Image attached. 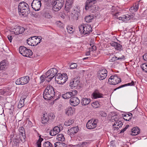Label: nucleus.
<instances>
[{
  "instance_id": "nucleus-61",
  "label": "nucleus",
  "mask_w": 147,
  "mask_h": 147,
  "mask_svg": "<svg viewBox=\"0 0 147 147\" xmlns=\"http://www.w3.org/2000/svg\"><path fill=\"white\" fill-rule=\"evenodd\" d=\"M52 116V118H54V117H55L54 116H53V115L52 113V114H50V116Z\"/></svg>"
},
{
  "instance_id": "nucleus-1",
  "label": "nucleus",
  "mask_w": 147,
  "mask_h": 147,
  "mask_svg": "<svg viewBox=\"0 0 147 147\" xmlns=\"http://www.w3.org/2000/svg\"><path fill=\"white\" fill-rule=\"evenodd\" d=\"M96 1L95 0H87L85 3V9L92 13H94L99 10V6L95 5Z\"/></svg>"
},
{
  "instance_id": "nucleus-29",
  "label": "nucleus",
  "mask_w": 147,
  "mask_h": 147,
  "mask_svg": "<svg viewBox=\"0 0 147 147\" xmlns=\"http://www.w3.org/2000/svg\"><path fill=\"white\" fill-rule=\"evenodd\" d=\"M140 132L139 128L138 127H134L132 129L130 134L132 136H136Z\"/></svg>"
},
{
  "instance_id": "nucleus-20",
  "label": "nucleus",
  "mask_w": 147,
  "mask_h": 147,
  "mask_svg": "<svg viewBox=\"0 0 147 147\" xmlns=\"http://www.w3.org/2000/svg\"><path fill=\"white\" fill-rule=\"evenodd\" d=\"M70 104L74 106L78 105L80 102L79 99L77 97H74L71 98L70 100Z\"/></svg>"
},
{
  "instance_id": "nucleus-22",
  "label": "nucleus",
  "mask_w": 147,
  "mask_h": 147,
  "mask_svg": "<svg viewBox=\"0 0 147 147\" xmlns=\"http://www.w3.org/2000/svg\"><path fill=\"white\" fill-rule=\"evenodd\" d=\"M79 80L78 78H74L73 80L70 83V86L73 89L77 86L79 84Z\"/></svg>"
},
{
  "instance_id": "nucleus-34",
  "label": "nucleus",
  "mask_w": 147,
  "mask_h": 147,
  "mask_svg": "<svg viewBox=\"0 0 147 147\" xmlns=\"http://www.w3.org/2000/svg\"><path fill=\"white\" fill-rule=\"evenodd\" d=\"M74 121V120L73 119H71L67 120L64 123V125L67 126H69L73 123Z\"/></svg>"
},
{
  "instance_id": "nucleus-60",
  "label": "nucleus",
  "mask_w": 147,
  "mask_h": 147,
  "mask_svg": "<svg viewBox=\"0 0 147 147\" xmlns=\"http://www.w3.org/2000/svg\"><path fill=\"white\" fill-rule=\"evenodd\" d=\"M90 54V53L89 51L87 52L86 53V55L87 56H88Z\"/></svg>"
},
{
  "instance_id": "nucleus-9",
  "label": "nucleus",
  "mask_w": 147,
  "mask_h": 147,
  "mask_svg": "<svg viewBox=\"0 0 147 147\" xmlns=\"http://www.w3.org/2000/svg\"><path fill=\"white\" fill-rule=\"evenodd\" d=\"M121 82V79L117 75L111 76L108 80V83L113 85L117 84Z\"/></svg>"
},
{
  "instance_id": "nucleus-44",
  "label": "nucleus",
  "mask_w": 147,
  "mask_h": 147,
  "mask_svg": "<svg viewBox=\"0 0 147 147\" xmlns=\"http://www.w3.org/2000/svg\"><path fill=\"white\" fill-rule=\"evenodd\" d=\"M46 74L45 75H42L40 77V83H42L43 82L45 81H47L46 80L47 78H46Z\"/></svg>"
},
{
  "instance_id": "nucleus-11",
  "label": "nucleus",
  "mask_w": 147,
  "mask_h": 147,
  "mask_svg": "<svg viewBox=\"0 0 147 147\" xmlns=\"http://www.w3.org/2000/svg\"><path fill=\"white\" fill-rule=\"evenodd\" d=\"M29 80V77L28 76H24L17 79L16 83L18 85H24L28 83Z\"/></svg>"
},
{
  "instance_id": "nucleus-63",
  "label": "nucleus",
  "mask_w": 147,
  "mask_h": 147,
  "mask_svg": "<svg viewBox=\"0 0 147 147\" xmlns=\"http://www.w3.org/2000/svg\"><path fill=\"white\" fill-rule=\"evenodd\" d=\"M88 58V57H86V58H84L83 59V60H85V59H87Z\"/></svg>"
},
{
  "instance_id": "nucleus-53",
  "label": "nucleus",
  "mask_w": 147,
  "mask_h": 147,
  "mask_svg": "<svg viewBox=\"0 0 147 147\" xmlns=\"http://www.w3.org/2000/svg\"><path fill=\"white\" fill-rule=\"evenodd\" d=\"M6 92V91L4 89L0 90V94L3 95Z\"/></svg>"
},
{
  "instance_id": "nucleus-48",
  "label": "nucleus",
  "mask_w": 147,
  "mask_h": 147,
  "mask_svg": "<svg viewBox=\"0 0 147 147\" xmlns=\"http://www.w3.org/2000/svg\"><path fill=\"white\" fill-rule=\"evenodd\" d=\"M115 48L117 50L120 51L122 50L121 45L118 43H117V45H116Z\"/></svg>"
},
{
  "instance_id": "nucleus-46",
  "label": "nucleus",
  "mask_w": 147,
  "mask_h": 147,
  "mask_svg": "<svg viewBox=\"0 0 147 147\" xmlns=\"http://www.w3.org/2000/svg\"><path fill=\"white\" fill-rule=\"evenodd\" d=\"M43 146L44 147H53L51 143L48 141L44 143L43 144Z\"/></svg>"
},
{
  "instance_id": "nucleus-56",
  "label": "nucleus",
  "mask_w": 147,
  "mask_h": 147,
  "mask_svg": "<svg viewBox=\"0 0 147 147\" xmlns=\"http://www.w3.org/2000/svg\"><path fill=\"white\" fill-rule=\"evenodd\" d=\"M96 49V47L95 46L93 45L92 46L91 50L92 51H95Z\"/></svg>"
},
{
  "instance_id": "nucleus-52",
  "label": "nucleus",
  "mask_w": 147,
  "mask_h": 147,
  "mask_svg": "<svg viewBox=\"0 0 147 147\" xmlns=\"http://www.w3.org/2000/svg\"><path fill=\"white\" fill-rule=\"evenodd\" d=\"M117 42H113L110 43L111 45L112 46L114 47H115L117 45Z\"/></svg>"
},
{
  "instance_id": "nucleus-50",
  "label": "nucleus",
  "mask_w": 147,
  "mask_h": 147,
  "mask_svg": "<svg viewBox=\"0 0 147 147\" xmlns=\"http://www.w3.org/2000/svg\"><path fill=\"white\" fill-rule=\"evenodd\" d=\"M57 24L58 26L60 28H63V24L60 21L57 22Z\"/></svg>"
},
{
  "instance_id": "nucleus-19",
  "label": "nucleus",
  "mask_w": 147,
  "mask_h": 147,
  "mask_svg": "<svg viewBox=\"0 0 147 147\" xmlns=\"http://www.w3.org/2000/svg\"><path fill=\"white\" fill-rule=\"evenodd\" d=\"M24 30L23 27L17 26L13 30L12 32H14L15 34L17 35L22 33L24 32Z\"/></svg>"
},
{
  "instance_id": "nucleus-40",
  "label": "nucleus",
  "mask_w": 147,
  "mask_h": 147,
  "mask_svg": "<svg viewBox=\"0 0 147 147\" xmlns=\"http://www.w3.org/2000/svg\"><path fill=\"white\" fill-rule=\"evenodd\" d=\"M93 17L91 15H89L86 16L85 19L86 22H91L92 20L93 19Z\"/></svg>"
},
{
  "instance_id": "nucleus-26",
  "label": "nucleus",
  "mask_w": 147,
  "mask_h": 147,
  "mask_svg": "<svg viewBox=\"0 0 147 147\" xmlns=\"http://www.w3.org/2000/svg\"><path fill=\"white\" fill-rule=\"evenodd\" d=\"M49 115L47 113L44 114L41 119V122L42 123L46 124L49 119Z\"/></svg>"
},
{
  "instance_id": "nucleus-10",
  "label": "nucleus",
  "mask_w": 147,
  "mask_h": 147,
  "mask_svg": "<svg viewBox=\"0 0 147 147\" xmlns=\"http://www.w3.org/2000/svg\"><path fill=\"white\" fill-rule=\"evenodd\" d=\"M63 125L60 124L58 125L55 127L50 132V135L54 136L58 134L63 129Z\"/></svg>"
},
{
  "instance_id": "nucleus-35",
  "label": "nucleus",
  "mask_w": 147,
  "mask_h": 147,
  "mask_svg": "<svg viewBox=\"0 0 147 147\" xmlns=\"http://www.w3.org/2000/svg\"><path fill=\"white\" fill-rule=\"evenodd\" d=\"M57 139L59 141L62 142L64 141L65 140V138L62 134H60L57 135Z\"/></svg>"
},
{
  "instance_id": "nucleus-37",
  "label": "nucleus",
  "mask_w": 147,
  "mask_h": 147,
  "mask_svg": "<svg viewBox=\"0 0 147 147\" xmlns=\"http://www.w3.org/2000/svg\"><path fill=\"white\" fill-rule=\"evenodd\" d=\"M132 114L131 113H130V114H126V115H125L123 116V119H124L126 120V121H129L131 118L132 117Z\"/></svg>"
},
{
  "instance_id": "nucleus-23",
  "label": "nucleus",
  "mask_w": 147,
  "mask_h": 147,
  "mask_svg": "<svg viewBox=\"0 0 147 147\" xmlns=\"http://www.w3.org/2000/svg\"><path fill=\"white\" fill-rule=\"evenodd\" d=\"M8 65V62L7 60H4L0 63V70L6 69Z\"/></svg>"
},
{
  "instance_id": "nucleus-57",
  "label": "nucleus",
  "mask_w": 147,
  "mask_h": 147,
  "mask_svg": "<svg viewBox=\"0 0 147 147\" xmlns=\"http://www.w3.org/2000/svg\"><path fill=\"white\" fill-rule=\"evenodd\" d=\"M53 1H56L57 2H59L60 3H64V0H53Z\"/></svg>"
},
{
  "instance_id": "nucleus-32",
  "label": "nucleus",
  "mask_w": 147,
  "mask_h": 147,
  "mask_svg": "<svg viewBox=\"0 0 147 147\" xmlns=\"http://www.w3.org/2000/svg\"><path fill=\"white\" fill-rule=\"evenodd\" d=\"M19 131L20 132V135L22 136V138H21V139L22 140V138H23L24 139V141H25V139L26 138L25 132L24 130V129L23 127H20L19 128Z\"/></svg>"
},
{
  "instance_id": "nucleus-7",
  "label": "nucleus",
  "mask_w": 147,
  "mask_h": 147,
  "mask_svg": "<svg viewBox=\"0 0 147 147\" xmlns=\"http://www.w3.org/2000/svg\"><path fill=\"white\" fill-rule=\"evenodd\" d=\"M58 72V70L55 68H52L49 70L46 73V80L47 82H50Z\"/></svg>"
},
{
  "instance_id": "nucleus-16",
  "label": "nucleus",
  "mask_w": 147,
  "mask_h": 147,
  "mask_svg": "<svg viewBox=\"0 0 147 147\" xmlns=\"http://www.w3.org/2000/svg\"><path fill=\"white\" fill-rule=\"evenodd\" d=\"M80 11L78 7H76L74 8L72 10L71 13V16L73 18L76 20H78V17L80 15Z\"/></svg>"
},
{
  "instance_id": "nucleus-51",
  "label": "nucleus",
  "mask_w": 147,
  "mask_h": 147,
  "mask_svg": "<svg viewBox=\"0 0 147 147\" xmlns=\"http://www.w3.org/2000/svg\"><path fill=\"white\" fill-rule=\"evenodd\" d=\"M120 12H117L116 13H115L114 14H113V17L114 18H118V16L120 15Z\"/></svg>"
},
{
  "instance_id": "nucleus-18",
  "label": "nucleus",
  "mask_w": 147,
  "mask_h": 147,
  "mask_svg": "<svg viewBox=\"0 0 147 147\" xmlns=\"http://www.w3.org/2000/svg\"><path fill=\"white\" fill-rule=\"evenodd\" d=\"M79 130L78 126L73 127L68 130L67 133L71 137H72Z\"/></svg>"
},
{
  "instance_id": "nucleus-2",
  "label": "nucleus",
  "mask_w": 147,
  "mask_h": 147,
  "mask_svg": "<svg viewBox=\"0 0 147 147\" xmlns=\"http://www.w3.org/2000/svg\"><path fill=\"white\" fill-rule=\"evenodd\" d=\"M18 10L19 14L21 16H26L30 13L28 5L25 2L22 1L20 3Z\"/></svg>"
},
{
  "instance_id": "nucleus-30",
  "label": "nucleus",
  "mask_w": 147,
  "mask_h": 147,
  "mask_svg": "<svg viewBox=\"0 0 147 147\" xmlns=\"http://www.w3.org/2000/svg\"><path fill=\"white\" fill-rule=\"evenodd\" d=\"M90 102V99L86 98H84L82 99L81 103L82 105L85 106L88 105Z\"/></svg>"
},
{
  "instance_id": "nucleus-17",
  "label": "nucleus",
  "mask_w": 147,
  "mask_h": 147,
  "mask_svg": "<svg viewBox=\"0 0 147 147\" xmlns=\"http://www.w3.org/2000/svg\"><path fill=\"white\" fill-rule=\"evenodd\" d=\"M78 92L76 90H73L71 92H67L62 95V97L64 99H67L71 98L73 96L76 95Z\"/></svg>"
},
{
  "instance_id": "nucleus-55",
  "label": "nucleus",
  "mask_w": 147,
  "mask_h": 147,
  "mask_svg": "<svg viewBox=\"0 0 147 147\" xmlns=\"http://www.w3.org/2000/svg\"><path fill=\"white\" fill-rule=\"evenodd\" d=\"M7 37L8 38L9 41L10 42H11L12 39L11 36L8 35L7 36Z\"/></svg>"
},
{
  "instance_id": "nucleus-8",
  "label": "nucleus",
  "mask_w": 147,
  "mask_h": 147,
  "mask_svg": "<svg viewBox=\"0 0 147 147\" xmlns=\"http://www.w3.org/2000/svg\"><path fill=\"white\" fill-rule=\"evenodd\" d=\"M41 40L40 38H38L36 36H33L29 38L27 40V43L29 45L34 46L40 43Z\"/></svg>"
},
{
  "instance_id": "nucleus-59",
  "label": "nucleus",
  "mask_w": 147,
  "mask_h": 147,
  "mask_svg": "<svg viewBox=\"0 0 147 147\" xmlns=\"http://www.w3.org/2000/svg\"><path fill=\"white\" fill-rule=\"evenodd\" d=\"M143 58H145V60L147 61V54L146 55H143Z\"/></svg>"
},
{
  "instance_id": "nucleus-49",
  "label": "nucleus",
  "mask_w": 147,
  "mask_h": 147,
  "mask_svg": "<svg viewBox=\"0 0 147 147\" xmlns=\"http://www.w3.org/2000/svg\"><path fill=\"white\" fill-rule=\"evenodd\" d=\"M77 67V64L76 63H71L70 66V68L71 69H73L76 68Z\"/></svg>"
},
{
  "instance_id": "nucleus-31",
  "label": "nucleus",
  "mask_w": 147,
  "mask_h": 147,
  "mask_svg": "<svg viewBox=\"0 0 147 147\" xmlns=\"http://www.w3.org/2000/svg\"><path fill=\"white\" fill-rule=\"evenodd\" d=\"M92 95L94 99L103 97V95L102 94L96 91L94 92L92 94Z\"/></svg>"
},
{
  "instance_id": "nucleus-6",
  "label": "nucleus",
  "mask_w": 147,
  "mask_h": 147,
  "mask_svg": "<svg viewBox=\"0 0 147 147\" xmlns=\"http://www.w3.org/2000/svg\"><path fill=\"white\" fill-rule=\"evenodd\" d=\"M19 51L21 55L25 57H30L33 54V53L31 50L28 49L23 46H21L19 47Z\"/></svg>"
},
{
  "instance_id": "nucleus-38",
  "label": "nucleus",
  "mask_w": 147,
  "mask_h": 147,
  "mask_svg": "<svg viewBox=\"0 0 147 147\" xmlns=\"http://www.w3.org/2000/svg\"><path fill=\"white\" fill-rule=\"evenodd\" d=\"M124 58V56L123 55H122L120 57H113L110 60V61L111 62H113L115 61L118 60L119 59H123Z\"/></svg>"
},
{
  "instance_id": "nucleus-24",
  "label": "nucleus",
  "mask_w": 147,
  "mask_h": 147,
  "mask_svg": "<svg viewBox=\"0 0 147 147\" xmlns=\"http://www.w3.org/2000/svg\"><path fill=\"white\" fill-rule=\"evenodd\" d=\"M115 122L113 125L114 126V129L118 130L119 128L121 127L122 125H123L122 122L121 121L115 120Z\"/></svg>"
},
{
  "instance_id": "nucleus-36",
  "label": "nucleus",
  "mask_w": 147,
  "mask_h": 147,
  "mask_svg": "<svg viewBox=\"0 0 147 147\" xmlns=\"http://www.w3.org/2000/svg\"><path fill=\"white\" fill-rule=\"evenodd\" d=\"M25 99V98H21L20 99L18 105V108H21L24 106V102Z\"/></svg>"
},
{
  "instance_id": "nucleus-33",
  "label": "nucleus",
  "mask_w": 147,
  "mask_h": 147,
  "mask_svg": "<svg viewBox=\"0 0 147 147\" xmlns=\"http://www.w3.org/2000/svg\"><path fill=\"white\" fill-rule=\"evenodd\" d=\"M55 147H67V145L64 143L57 142L54 144Z\"/></svg>"
},
{
  "instance_id": "nucleus-13",
  "label": "nucleus",
  "mask_w": 147,
  "mask_h": 147,
  "mask_svg": "<svg viewBox=\"0 0 147 147\" xmlns=\"http://www.w3.org/2000/svg\"><path fill=\"white\" fill-rule=\"evenodd\" d=\"M32 7L35 11H39L41 7V3L40 0H34L32 3Z\"/></svg>"
},
{
  "instance_id": "nucleus-4",
  "label": "nucleus",
  "mask_w": 147,
  "mask_h": 147,
  "mask_svg": "<svg viewBox=\"0 0 147 147\" xmlns=\"http://www.w3.org/2000/svg\"><path fill=\"white\" fill-rule=\"evenodd\" d=\"M55 80L57 83L60 84H64L68 79L67 74L58 73L55 76Z\"/></svg>"
},
{
  "instance_id": "nucleus-47",
  "label": "nucleus",
  "mask_w": 147,
  "mask_h": 147,
  "mask_svg": "<svg viewBox=\"0 0 147 147\" xmlns=\"http://www.w3.org/2000/svg\"><path fill=\"white\" fill-rule=\"evenodd\" d=\"M134 82L133 81H132L131 82L128 83L127 84L123 85L121 86H119L118 88L117 89L119 88L122 87H124V86H132L134 85Z\"/></svg>"
},
{
  "instance_id": "nucleus-3",
  "label": "nucleus",
  "mask_w": 147,
  "mask_h": 147,
  "mask_svg": "<svg viewBox=\"0 0 147 147\" xmlns=\"http://www.w3.org/2000/svg\"><path fill=\"white\" fill-rule=\"evenodd\" d=\"M55 92L54 88L51 86H47L43 93V97L45 99L49 100L55 95Z\"/></svg>"
},
{
  "instance_id": "nucleus-45",
  "label": "nucleus",
  "mask_w": 147,
  "mask_h": 147,
  "mask_svg": "<svg viewBox=\"0 0 147 147\" xmlns=\"http://www.w3.org/2000/svg\"><path fill=\"white\" fill-rule=\"evenodd\" d=\"M43 140L42 138H39L36 143L37 147H41V142Z\"/></svg>"
},
{
  "instance_id": "nucleus-58",
  "label": "nucleus",
  "mask_w": 147,
  "mask_h": 147,
  "mask_svg": "<svg viewBox=\"0 0 147 147\" xmlns=\"http://www.w3.org/2000/svg\"><path fill=\"white\" fill-rule=\"evenodd\" d=\"M127 129V127H125V128H123V129H122L120 131V133H123Z\"/></svg>"
},
{
  "instance_id": "nucleus-43",
  "label": "nucleus",
  "mask_w": 147,
  "mask_h": 147,
  "mask_svg": "<svg viewBox=\"0 0 147 147\" xmlns=\"http://www.w3.org/2000/svg\"><path fill=\"white\" fill-rule=\"evenodd\" d=\"M140 66L143 71L147 72V63H143Z\"/></svg>"
},
{
  "instance_id": "nucleus-39",
  "label": "nucleus",
  "mask_w": 147,
  "mask_h": 147,
  "mask_svg": "<svg viewBox=\"0 0 147 147\" xmlns=\"http://www.w3.org/2000/svg\"><path fill=\"white\" fill-rule=\"evenodd\" d=\"M91 105L94 108H96L100 107V104L98 102L96 101L92 103L91 104Z\"/></svg>"
},
{
  "instance_id": "nucleus-15",
  "label": "nucleus",
  "mask_w": 147,
  "mask_h": 147,
  "mask_svg": "<svg viewBox=\"0 0 147 147\" xmlns=\"http://www.w3.org/2000/svg\"><path fill=\"white\" fill-rule=\"evenodd\" d=\"M107 71L105 69L99 70L98 72V77L100 80L104 79L107 76Z\"/></svg>"
},
{
  "instance_id": "nucleus-25",
  "label": "nucleus",
  "mask_w": 147,
  "mask_h": 147,
  "mask_svg": "<svg viewBox=\"0 0 147 147\" xmlns=\"http://www.w3.org/2000/svg\"><path fill=\"white\" fill-rule=\"evenodd\" d=\"M75 110L74 108L71 107H68L65 110V113L68 116H71L75 113Z\"/></svg>"
},
{
  "instance_id": "nucleus-62",
  "label": "nucleus",
  "mask_w": 147,
  "mask_h": 147,
  "mask_svg": "<svg viewBox=\"0 0 147 147\" xmlns=\"http://www.w3.org/2000/svg\"><path fill=\"white\" fill-rule=\"evenodd\" d=\"M147 12V11H144V13H143L144 14L146 15V13Z\"/></svg>"
},
{
  "instance_id": "nucleus-27",
  "label": "nucleus",
  "mask_w": 147,
  "mask_h": 147,
  "mask_svg": "<svg viewBox=\"0 0 147 147\" xmlns=\"http://www.w3.org/2000/svg\"><path fill=\"white\" fill-rule=\"evenodd\" d=\"M139 6V3H136L134 4L132 6L130 7L129 10L131 12L134 13L136 11L138 8Z\"/></svg>"
},
{
  "instance_id": "nucleus-28",
  "label": "nucleus",
  "mask_w": 147,
  "mask_h": 147,
  "mask_svg": "<svg viewBox=\"0 0 147 147\" xmlns=\"http://www.w3.org/2000/svg\"><path fill=\"white\" fill-rule=\"evenodd\" d=\"M73 3V0H66L65 4V9L68 11L70 9Z\"/></svg>"
},
{
  "instance_id": "nucleus-12",
  "label": "nucleus",
  "mask_w": 147,
  "mask_h": 147,
  "mask_svg": "<svg viewBox=\"0 0 147 147\" xmlns=\"http://www.w3.org/2000/svg\"><path fill=\"white\" fill-rule=\"evenodd\" d=\"M98 120L95 119H91L87 122L86 127L89 129H92L97 126Z\"/></svg>"
},
{
  "instance_id": "nucleus-41",
  "label": "nucleus",
  "mask_w": 147,
  "mask_h": 147,
  "mask_svg": "<svg viewBox=\"0 0 147 147\" xmlns=\"http://www.w3.org/2000/svg\"><path fill=\"white\" fill-rule=\"evenodd\" d=\"M44 16L47 18H52V16L49 11H46L44 12L43 14Z\"/></svg>"
},
{
  "instance_id": "nucleus-21",
  "label": "nucleus",
  "mask_w": 147,
  "mask_h": 147,
  "mask_svg": "<svg viewBox=\"0 0 147 147\" xmlns=\"http://www.w3.org/2000/svg\"><path fill=\"white\" fill-rule=\"evenodd\" d=\"M132 18V15L127 14L126 15H122L118 18L119 20L122 21L123 22H127L131 18Z\"/></svg>"
},
{
  "instance_id": "nucleus-42",
  "label": "nucleus",
  "mask_w": 147,
  "mask_h": 147,
  "mask_svg": "<svg viewBox=\"0 0 147 147\" xmlns=\"http://www.w3.org/2000/svg\"><path fill=\"white\" fill-rule=\"evenodd\" d=\"M67 32L69 34H73L74 31V30L72 26H68L67 28Z\"/></svg>"
},
{
  "instance_id": "nucleus-5",
  "label": "nucleus",
  "mask_w": 147,
  "mask_h": 147,
  "mask_svg": "<svg viewBox=\"0 0 147 147\" xmlns=\"http://www.w3.org/2000/svg\"><path fill=\"white\" fill-rule=\"evenodd\" d=\"M79 28L80 33L84 34L90 33L92 30L91 26L88 24H82L79 26Z\"/></svg>"
},
{
  "instance_id": "nucleus-54",
  "label": "nucleus",
  "mask_w": 147,
  "mask_h": 147,
  "mask_svg": "<svg viewBox=\"0 0 147 147\" xmlns=\"http://www.w3.org/2000/svg\"><path fill=\"white\" fill-rule=\"evenodd\" d=\"M100 115L102 117H105L107 115V114L103 111L101 112Z\"/></svg>"
},
{
  "instance_id": "nucleus-64",
  "label": "nucleus",
  "mask_w": 147,
  "mask_h": 147,
  "mask_svg": "<svg viewBox=\"0 0 147 147\" xmlns=\"http://www.w3.org/2000/svg\"><path fill=\"white\" fill-rule=\"evenodd\" d=\"M129 126V125H126V127H127V128Z\"/></svg>"
},
{
  "instance_id": "nucleus-14",
  "label": "nucleus",
  "mask_w": 147,
  "mask_h": 147,
  "mask_svg": "<svg viewBox=\"0 0 147 147\" xmlns=\"http://www.w3.org/2000/svg\"><path fill=\"white\" fill-rule=\"evenodd\" d=\"M63 3H60L59 2H57L53 1V9L55 11H58L63 7Z\"/></svg>"
}]
</instances>
